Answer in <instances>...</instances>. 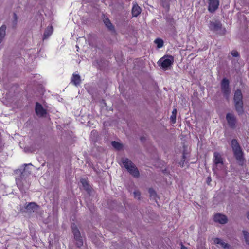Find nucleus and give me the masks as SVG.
<instances>
[{
	"instance_id": "nucleus-1",
	"label": "nucleus",
	"mask_w": 249,
	"mask_h": 249,
	"mask_svg": "<svg viewBox=\"0 0 249 249\" xmlns=\"http://www.w3.org/2000/svg\"><path fill=\"white\" fill-rule=\"evenodd\" d=\"M243 96L240 89H237L234 93L233 103L235 110L239 115H242L244 112L243 108Z\"/></svg>"
},
{
	"instance_id": "nucleus-2",
	"label": "nucleus",
	"mask_w": 249,
	"mask_h": 249,
	"mask_svg": "<svg viewBox=\"0 0 249 249\" xmlns=\"http://www.w3.org/2000/svg\"><path fill=\"white\" fill-rule=\"evenodd\" d=\"M124 167L134 177L139 176V172L136 166L128 158H123L121 160Z\"/></svg>"
},
{
	"instance_id": "nucleus-3",
	"label": "nucleus",
	"mask_w": 249,
	"mask_h": 249,
	"mask_svg": "<svg viewBox=\"0 0 249 249\" xmlns=\"http://www.w3.org/2000/svg\"><path fill=\"white\" fill-rule=\"evenodd\" d=\"M231 147L232 148L234 156L237 160L241 161L243 160V152L236 139H232L231 141Z\"/></svg>"
},
{
	"instance_id": "nucleus-4",
	"label": "nucleus",
	"mask_w": 249,
	"mask_h": 249,
	"mask_svg": "<svg viewBox=\"0 0 249 249\" xmlns=\"http://www.w3.org/2000/svg\"><path fill=\"white\" fill-rule=\"evenodd\" d=\"M230 82L227 78H223L221 81L220 88L223 97L229 100L231 93V89L230 88Z\"/></svg>"
},
{
	"instance_id": "nucleus-5",
	"label": "nucleus",
	"mask_w": 249,
	"mask_h": 249,
	"mask_svg": "<svg viewBox=\"0 0 249 249\" xmlns=\"http://www.w3.org/2000/svg\"><path fill=\"white\" fill-rule=\"evenodd\" d=\"M174 57L167 55L160 58L159 61V65L164 69H168L173 63Z\"/></svg>"
},
{
	"instance_id": "nucleus-6",
	"label": "nucleus",
	"mask_w": 249,
	"mask_h": 249,
	"mask_svg": "<svg viewBox=\"0 0 249 249\" xmlns=\"http://www.w3.org/2000/svg\"><path fill=\"white\" fill-rule=\"evenodd\" d=\"M226 120L228 125L231 128H235L236 127L237 120L234 114L232 112H229L226 114Z\"/></svg>"
},
{
	"instance_id": "nucleus-7",
	"label": "nucleus",
	"mask_w": 249,
	"mask_h": 249,
	"mask_svg": "<svg viewBox=\"0 0 249 249\" xmlns=\"http://www.w3.org/2000/svg\"><path fill=\"white\" fill-rule=\"evenodd\" d=\"M71 229L74 239L76 241V244L78 247H80L83 245V242L79 231L74 223L71 225Z\"/></svg>"
},
{
	"instance_id": "nucleus-8",
	"label": "nucleus",
	"mask_w": 249,
	"mask_h": 249,
	"mask_svg": "<svg viewBox=\"0 0 249 249\" xmlns=\"http://www.w3.org/2000/svg\"><path fill=\"white\" fill-rule=\"evenodd\" d=\"M213 160L214 164L217 168H218V167L220 168H222L223 165V159L219 153L215 152L213 153Z\"/></svg>"
},
{
	"instance_id": "nucleus-9",
	"label": "nucleus",
	"mask_w": 249,
	"mask_h": 249,
	"mask_svg": "<svg viewBox=\"0 0 249 249\" xmlns=\"http://www.w3.org/2000/svg\"><path fill=\"white\" fill-rule=\"evenodd\" d=\"M208 10L210 13H213L218 8L219 5V0H208Z\"/></svg>"
},
{
	"instance_id": "nucleus-10",
	"label": "nucleus",
	"mask_w": 249,
	"mask_h": 249,
	"mask_svg": "<svg viewBox=\"0 0 249 249\" xmlns=\"http://www.w3.org/2000/svg\"><path fill=\"white\" fill-rule=\"evenodd\" d=\"M209 28L210 30L214 32H221L222 29V25L219 21H215L214 22L211 21L209 25Z\"/></svg>"
},
{
	"instance_id": "nucleus-11",
	"label": "nucleus",
	"mask_w": 249,
	"mask_h": 249,
	"mask_svg": "<svg viewBox=\"0 0 249 249\" xmlns=\"http://www.w3.org/2000/svg\"><path fill=\"white\" fill-rule=\"evenodd\" d=\"M36 112L37 116L42 117L46 114V111L44 109L42 106L38 103H36Z\"/></svg>"
},
{
	"instance_id": "nucleus-12",
	"label": "nucleus",
	"mask_w": 249,
	"mask_h": 249,
	"mask_svg": "<svg viewBox=\"0 0 249 249\" xmlns=\"http://www.w3.org/2000/svg\"><path fill=\"white\" fill-rule=\"evenodd\" d=\"M214 221L216 222L224 224L227 223V218L225 215L218 213L215 215Z\"/></svg>"
},
{
	"instance_id": "nucleus-13",
	"label": "nucleus",
	"mask_w": 249,
	"mask_h": 249,
	"mask_svg": "<svg viewBox=\"0 0 249 249\" xmlns=\"http://www.w3.org/2000/svg\"><path fill=\"white\" fill-rule=\"evenodd\" d=\"M214 243L215 244L219 245L222 248L224 249H231V246L228 243L224 242L222 239L219 238H215L214 239Z\"/></svg>"
},
{
	"instance_id": "nucleus-14",
	"label": "nucleus",
	"mask_w": 249,
	"mask_h": 249,
	"mask_svg": "<svg viewBox=\"0 0 249 249\" xmlns=\"http://www.w3.org/2000/svg\"><path fill=\"white\" fill-rule=\"evenodd\" d=\"M81 80L80 75L79 74H73L71 82L72 83L73 85L77 86L81 83Z\"/></svg>"
},
{
	"instance_id": "nucleus-15",
	"label": "nucleus",
	"mask_w": 249,
	"mask_h": 249,
	"mask_svg": "<svg viewBox=\"0 0 249 249\" xmlns=\"http://www.w3.org/2000/svg\"><path fill=\"white\" fill-rule=\"evenodd\" d=\"M141 12V8L137 4L133 5L132 9V14L133 17H137Z\"/></svg>"
},
{
	"instance_id": "nucleus-16",
	"label": "nucleus",
	"mask_w": 249,
	"mask_h": 249,
	"mask_svg": "<svg viewBox=\"0 0 249 249\" xmlns=\"http://www.w3.org/2000/svg\"><path fill=\"white\" fill-rule=\"evenodd\" d=\"M53 27L52 26L47 27L44 31L43 39L48 38L53 33Z\"/></svg>"
},
{
	"instance_id": "nucleus-17",
	"label": "nucleus",
	"mask_w": 249,
	"mask_h": 249,
	"mask_svg": "<svg viewBox=\"0 0 249 249\" xmlns=\"http://www.w3.org/2000/svg\"><path fill=\"white\" fill-rule=\"evenodd\" d=\"M103 21L106 26L110 31L114 30V27L108 18L106 17L105 16L103 18Z\"/></svg>"
},
{
	"instance_id": "nucleus-18",
	"label": "nucleus",
	"mask_w": 249,
	"mask_h": 249,
	"mask_svg": "<svg viewBox=\"0 0 249 249\" xmlns=\"http://www.w3.org/2000/svg\"><path fill=\"white\" fill-rule=\"evenodd\" d=\"M80 182L84 189L88 192H89L90 191V186L88 184L86 180L85 179H81Z\"/></svg>"
},
{
	"instance_id": "nucleus-19",
	"label": "nucleus",
	"mask_w": 249,
	"mask_h": 249,
	"mask_svg": "<svg viewBox=\"0 0 249 249\" xmlns=\"http://www.w3.org/2000/svg\"><path fill=\"white\" fill-rule=\"evenodd\" d=\"M6 29V26L5 25H2L0 28V44L2 41L5 36V30Z\"/></svg>"
},
{
	"instance_id": "nucleus-20",
	"label": "nucleus",
	"mask_w": 249,
	"mask_h": 249,
	"mask_svg": "<svg viewBox=\"0 0 249 249\" xmlns=\"http://www.w3.org/2000/svg\"><path fill=\"white\" fill-rule=\"evenodd\" d=\"M37 205L34 202L29 203L26 207V209L27 211H30V212L33 211L34 212L36 208Z\"/></svg>"
},
{
	"instance_id": "nucleus-21",
	"label": "nucleus",
	"mask_w": 249,
	"mask_h": 249,
	"mask_svg": "<svg viewBox=\"0 0 249 249\" xmlns=\"http://www.w3.org/2000/svg\"><path fill=\"white\" fill-rule=\"evenodd\" d=\"M242 233L246 243L249 245V231L243 230Z\"/></svg>"
},
{
	"instance_id": "nucleus-22",
	"label": "nucleus",
	"mask_w": 249,
	"mask_h": 249,
	"mask_svg": "<svg viewBox=\"0 0 249 249\" xmlns=\"http://www.w3.org/2000/svg\"><path fill=\"white\" fill-rule=\"evenodd\" d=\"M111 145L117 150H120L123 148V145L116 141H112L111 142Z\"/></svg>"
},
{
	"instance_id": "nucleus-23",
	"label": "nucleus",
	"mask_w": 249,
	"mask_h": 249,
	"mask_svg": "<svg viewBox=\"0 0 249 249\" xmlns=\"http://www.w3.org/2000/svg\"><path fill=\"white\" fill-rule=\"evenodd\" d=\"M176 114H177V109H174L172 112V115L170 116V120L173 123H175L176 121Z\"/></svg>"
},
{
	"instance_id": "nucleus-24",
	"label": "nucleus",
	"mask_w": 249,
	"mask_h": 249,
	"mask_svg": "<svg viewBox=\"0 0 249 249\" xmlns=\"http://www.w3.org/2000/svg\"><path fill=\"white\" fill-rule=\"evenodd\" d=\"M157 44L158 48H161L163 46V41L160 38H157L154 41Z\"/></svg>"
},
{
	"instance_id": "nucleus-25",
	"label": "nucleus",
	"mask_w": 249,
	"mask_h": 249,
	"mask_svg": "<svg viewBox=\"0 0 249 249\" xmlns=\"http://www.w3.org/2000/svg\"><path fill=\"white\" fill-rule=\"evenodd\" d=\"M230 53L233 57L238 58L240 57V54L237 51L232 50L231 52Z\"/></svg>"
},
{
	"instance_id": "nucleus-26",
	"label": "nucleus",
	"mask_w": 249,
	"mask_h": 249,
	"mask_svg": "<svg viewBox=\"0 0 249 249\" xmlns=\"http://www.w3.org/2000/svg\"><path fill=\"white\" fill-rule=\"evenodd\" d=\"M148 192L151 197H155L156 196V192L152 188H149Z\"/></svg>"
},
{
	"instance_id": "nucleus-27",
	"label": "nucleus",
	"mask_w": 249,
	"mask_h": 249,
	"mask_svg": "<svg viewBox=\"0 0 249 249\" xmlns=\"http://www.w3.org/2000/svg\"><path fill=\"white\" fill-rule=\"evenodd\" d=\"M134 196L135 198L140 199V196H141V193L139 191H135L133 193Z\"/></svg>"
},
{
	"instance_id": "nucleus-28",
	"label": "nucleus",
	"mask_w": 249,
	"mask_h": 249,
	"mask_svg": "<svg viewBox=\"0 0 249 249\" xmlns=\"http://www.w3.org/2000/svg\"><path fill=\"white\" fill-rule=\"evenodd\" d=\"M211 181H212L211 178L210 177H208L207 178V184H209L211 182Z\"/></svg>"
},
{
	"instance_id": "nucleus-29",
	"label": "nucleus",
	"mask_w": 249,
	"mask_h": 249,
	"mask_svg": "<svg viewBox=\"0 0 249 249\" xmlns=\"http://www.w3.org/2000/svg\"><path fill=\"white\" fill-rule=\"evenodd\" d=\"M14 18L15 21L16 22L17 20V16L15 13H14Z\"/></svg>"
},
{
	"instance_id": "nucleus-30",
	"label": "nucleus",
	"mask_w": 249,
	"mask_h": 249,
	"mask_svg": "<svg viewBox=\"0 0 249 249\" xmlns=\"http://www.w3.org/2000/svg\"><path fill=\"white\" fill-rule=\"evenodd\" d=\"M180 249H188L187 248L185 247L184 246L181 245V247Z\"/></svg>"
},
{
	"instance_id": "nucleus-31",
	"label": "nucleus",
	"mask_w": 249,
	"mask_h": 249,
	"mask_svg": "<svg viewBox=\"0 0 249 249\" xmlns=\"http://www.w3.org/2000/svg\"><path fill=\"white\" fill-rule=\"evenodd\" d=\"M179 164L181 166H183V161L182 160H181L180 162H179Z\"/></svg>"
},
{
	"instance_id": "nucleus-32",
	"label": "nucleus",
	"mask_w": 249,
	"mask_h": 249,
	"mask_svg": "<svg viewBox=\"0 0 249 249\" xmlns=\"http://www.w3.org/2000/svg\"><path fill=\"white\" fill-rule=\"evenodd\" d=\"M247 218L249 220V212L248 213Z\"/></svg>"
},
{
	"instance_id": "nucleus-33",
	"label": "nucleus",
	"mask_w": 249,
	"mask_h": 249,
	"mask_svg": "<svg viewBox=\"0 0 249 249\" xmlns=\"http://www.w3.org/2000/svg\"><path fill=\"white\" fill-rule=\"evenodd\" d=\"M32 165L31 163L30 164H25L24 165L25 166H27V165Z\"/></svg>"
},
{
	"instance_id": "nucleus-34",
	"label": "nucleus",
	"mask_w": 249,
	"mask_h": 249,
	"mask_svg": "<svg viewBox=\"0 0 249 249\" xmlns=\"http://www.w3.org/2000/svg\"><path fill=\"white\" fill-rule=\"evenodd\" d=\"M185 158V155L183 154V159L184 160V159ZM184 161V160H183V161Z\"/></svg>"
}]
</instances>
